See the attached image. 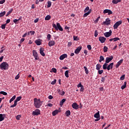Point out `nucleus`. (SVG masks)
<instances>
[{"mask_svg": "<svg viewBox=\"0 0 129 129\" xmlns=\"http://www.w3.org/2000/svg\"><path fill=\"white\" fill-rule=\"evenodd\" d=\"M39 114H41V111L39 109H36L32 112L33 115H39Z\"/></svg>", "mask_w": 129, "mask_h": 129, "instance_id": "obj_7", "label": "nucleus"}, {"mask_svg": "<svg viewBox=\"0 0 129 129\" xmlns=\"http://www.w3.org/2000/svg\"><path fill=\"white\" fill-rule=\"evenodd\" d=\"M22 99V96L17 97L16 98V99L14 101V104L13 105H12L10 107H15V106H17V104H18V101H20Z\"/></svg>", "mask_w": 129, "mask_h": 129, "instance_id": "obj_4", "label": "nucleus"}, {"mask_svg": "<svg viewBox=\"0 0 129 129\" xmlns=\"http://www.w3.org/2000/svg\"><path fill=\"white\" fill-rule=\"evenodd\" d=\"M1 70H8L9 69V63L7 62H3L0 64Z\"/></svg>", "mask_w": 129, "mask_h": 129, "instance_id": "obj_3", "label": "nucleus"}, {"mask_svg": "<svg viewBox=\"0 0 129 129\" xmlns=\"http://www.w3.org/2000/svg\"><path fill=\"white\" fill-rule=\"evenodd\" d=\"M102 25H106V26H109L110 25V20L109 18H107L105 21H104Z\"/></svg>", "mask_w": 129, "mask_h": 129, "instance_id": "obj_9", "label": "nucleus"}, {"mask_svg": "<svg viewBox=\"0 0 129 129\" xmlns=\"http://www.w3.org/2000/svg\"><path fill=\"white\" fill-rule=\"evenodd\" d=\"M24 41H25V38H21V39L20 40V43H23V42H24Z\"/></svg>", "mask_w": 129, "mask_h": 129, "instance_id": "obj_64", "label": "nucleus"}, {"mask_svg": "<svg viewBox=\"0 0 129 129\" xmlns=\"http://www.w3.org/2000/svg\"><path fill=\"white\" fill-rule=\"evenodd\" d=\"M104 57H103V56H102V55H101L100 56V59H99V62H102V61H104Z\"/></svg>", "mask_w": 129, "mask_h": 129, "instance_id": "obj_36", "label": "nucleus"}, {"mask_svg": "<svg viewBox=\"0 0 129 129\" xmlns=\"http://www.w3.org/2000/svg\"><path fill=\"white\" fill-rule=\"evenodd\" d=\"M58 92L59 94H60L62 96H63L65 95V92L64 91H62V93H60V92H61V91L60 90H58Z\"/></svg>", "mask_w": 129, "mask_h": 129, "instance_id": "obj_31", "label": "nucleus"}, {"mask_svg": "<svg viewBox=\"0 0 129 129\" xmlns=\"http://www.w3.org/2000/svg\"><path fill=\"white\" fill-rule=\"evenodd\" d=\"M51 6H52V3L51 2V1H48L47 2V8H50Z\"/></svg>", "mask_w": 129, "mask_h": 129, "instance_id": "obj_34", "label": "nucleus"}, {"mask_svg": "<svg viewBox=\"0 0 129 129\" xmlns=\"http://www.w3.org/2000/svg\"><path fill=\"white\" fill-rule=\"evenodd\" d=\"M13 11H14V9H11L10 10V11H9L7 13V14L6 15V17H8L9 16H10V15H11V13H13Z\"/></svg>", "mask_w": 129, "mask_h": 129, "instance_id": "obj_25", "label": "nucleus"}, {"mask_svg": "<svg viewBox=\"0 0 129 129\" xmlns=\"http://www.w3.org/2000/svg\"><path fill=\"white\" fill-rule=\"evenodd\" d=\"M56 82H57V80L54 79V80L51 83V84H52V85H54L56 84Z\"/></svg>", "mask_w": 129, "mask_h": 129, "instance_id": "obj_42", "label": "nucleus"}, {"mask_svg": "<svg viewBox=\"0 0 129 129\" xmlns=\"http://www.w3.org/2000/svg\"><path fill=\"white\" fill-rule=\"evenodd\" d=\"M6 26H7V24L2 25L1 26L2 29L3 30H5V29H6Z\"/></svg>", "mask_w": 129, "mask_h": 129, "instance_id": "obj_41", "label": "nucleus"}, {"mask_svg": "<svg viewBox=\"0 0 129 129\" xmlns=\"http://www.w3.org/2000/svg\"><path fill=\"white\" fill-rule=\"evenodd\" d=\"M59 112H60V111H59L58 110H55L54 111H53L52 112V115L53 116H55V115H56V114H57V113H59Z\"/></svg>", "mask_w": 129, "mask_h": 129, "instance_id": "obj_24", "label": "nucleus"}, {"mask_svg": "<svg viewBox=\"0 0 129 129\" xmlns=\"http://www.w3.org/2000/svg\"><path fill=\"white\" fill-rule=\"evenodd\" d=\"M72 106L73 108H74V109H78V108H79V105L77 104V103H73Z\"/></svg>", "mask_w": 129, "mask_h": 129, "instance_id": "obj_13", "label": "nucleus"}, {"mask_svg": "<svg viewBox=\"0 0 129 129\" xmlns=\"http://www.w3.org/2000/svg\"><path fill=\"white\" fill-rule=\"evenodd\" d=\"M53 28H54L56 31H58L59 30L60 32H63V28L60 25V23H57L56 25L54 23L52 24Z\"/></svg>", "mask_w": 129, "mask_h": 129, "instance_id": "obj_2", "label": "nucleus"}, {"mask_svg": "<svg viewBox=\"0 0 129 129\" xmlns=\"http://www.w3.org/2000/svg\"><path fill=\"white\" fill-rule=\"evenodd\" d=\"M0 94H3V95H8V93L5 91H1L0 92Z\"/></svg>", "mask_w": 129, "mask_h": 129, "instance_id": "obj_40", "label": "nucleus"}, {"mask_svg": "<svg viewBox=\"0 0 129 129\" xmlns=\"http://www.w3.org/2000/svg\"><path fill=\"white\" fill-rule=\"evenodd\" d=\"M5 117H6L5 114H0V122L5 120Z\"/></svg>", "mask_w": 129, "mask_h": 129, "instance_id": "obj_18", "label": "nucleus"}, {"mask_svg": "<svg viewBox=\"0 0 129 129\" xmlns=\"http://www.w3.org/2000/svg\"><path fill=\"white\" fill-rule=\"evenodd\" d=\"M34 104L36 108H40L43 104V101H41L40 99L34 98Z\"/></svg>", "mask_w": 129, "mask_h": 129, "instance_id": "obj_1", "label": "nucleus"}, {"mask_svg": "<svg viewBox=\"0 0 129 129\" xmlns=\"http://www.w3.org/2000/svg\"><path fill=\"white\" fill-rule=\"evenodd\" d=\"M69 71H66L64 73V75L66 77H67V78H68V77H69Z\"/></svg>", "mask_w": 129, "mask_h": 129, "instance_id": "obj_35", "label": "nucleus"}, {"mask_svg": "<svg viewBox=\"0 0 129 129\" xmlns=\"http://www.w3.org/2000/svg\"><path fill=\"white\" fill-rule=\"evenodd\" d=\"M103 69H104V70H107V63L106 62L103 65Z\"/></svg>", "mask_w": 129, "mask_h": 129, "instance_id": "obj_29", "label": "nucleus"}, {"mask_svg": "<svg viewBox=\"0 0 129 129\" xmlns=\"http://www.w3.org/2000/svg\"><path fill=\"white\" fill-rule=\"evenodd\" d=\"M66 116H70V114H71V112H70V110H67L66 112Z\"/></svg>", "mask_w": 129, "mask_h": 129, "instance_id": "obj_33", "label": "nucleus"}, {"mask_svg": "<svg viewBox=\"0 0 129 129\" xmlns=\"http://www.w3.org/2000/svg\"><path fill=\"white\" fill-rule=\"evenodd\" d=\"M65 101H66V99H63L60 103V105H61V106H62V105H63L64 102H65Z\"/></svg>", "mask_w": 129, "mask_h": 129, "instance_id": "obj_37", "label": "nucleus"}, {"mask_svg": "<svg viewBox=\"0 0 129 129\" xmlns=\"http://www.w3.org/2000/svg\"><path fill=\"white\" fill-rule=\"evenodd\" d=\"M111 35V30H110L109 32H107L104 33V36H105L106 38H108V37H110Z\"/></svg>", "mask_w": 129, "mask_h": 129, "instance_id": "obj_16", "label": "nucleus"}, {"mask_svg": "<svg viewBox=\"0 0 129 129\" xmlns=\"http://www.w3.org/2000/svg\"><path fill=\"white\" fill-rule=\"evenodd\" d=\"M122 62H123V59H120L116 64L115 67L116 68H118V67H119L120 65L121 64V63H122Z\"/></svg>", "mask_w": 129, "mask_h": 129, "instance_id": "obj_17", "label": "nucleus"}, {"mask_svg": "<svg viewBox=\"0 0 129 129\" xmlns=\"http://www.w3.org/2000/svg\"><path fill=\"white\" fill-rule=\"evenodd\" d=\"M113 62L111 63L110 64H109L107 67V70H108V71H109V70H112V69L113 68Z\"/></svg>", "mask_w": 129, "mask_h": 129, "instance_id": "obj_15", "label": "nucleus"}, {"mask_svg": "<svg viewBox=\"0 0 129 129\" xmlns=\"http://www.w3.org/2000/svg\"><path fill=\"white\" fill-rule=\"evenodd\" d=\"M89 7H87L84 10V13H87L88 11H89Z\"/></svg>", "mask_w": 129, "mask_h": 129, "instance_id": "obj_43", "label": "nucleus"}, {"mask_svg": "<svg viewBox=\"0 0 129 129\" xmlns=\"http://www.w3.org/2000/svg\"><path fill=\"white\" fill-rule=\"evenodd\" d=\"M20 78V75L18 74L15 78V80H18Z\"/></svg>", "mask_w": 129, "mask_h": 129, "instance_id": "obj_54", "label": "nucleus"}, {"mask_svg": "<svg viewBox=\"0 0 129 129\" xmlns=\"http://www.w3.org/2000/svg\"><path fill=\"white\" fill-rule=\"evenodd\" d=\"M98 74H99L100 75H101V74H102V73H103V70H98Z\"/></svg>", "mask_w": 129, "mask_h": 129, "instance_id": "obj_45", "label": "nucleus"}, {"mask_svg": "<svg viewBox=\"0 0 129 129\" xmlns=\"http://www.w3.org/2000/svg\"><path fill=\"white\" fill-rule=\"evenodd\" d=\"M72 45V42H68V47H70V46H71Z\"/></svg>", "mask_w": 129, "mask_h": 129, "instance_id": "obj_60", "label": "nucleus"}, {"mask_svg": "<svg viewBox=\"0 0 129 129\" xmlns=\"http://www.w3.org/2000/svg\"><path fill=\"white\" fill-rule=\"evenodd\" d=\"M50 19H51V16L50 15H47L45 18V21H49V20H50Z\"/></svg>", "mask_w": 129, "mask_h": 129, "instance_id": "obj_32", "label": "nucleus"}, {"mask_svg": "<svg viewBox=\"0 0 129 129\" xmlns=\"http://www.w3.org/2000/svg\"><path fill=\"white\" fill-rule=\"evenodd\" d=\"M125 87H126V82H124V85L121 86V89H122V90H123V89H124Z\"/></svg>", "mask_w": 129, "mask_h": 129, "instance_id": "obj_28", "label": "nucleus"}, {"mask_svg": "<svg viewBox=\"0 0 129 129\" xmlns=\"http://www.w3.org/2000/svg\"><path fill=\"white\" fill-rule=\"evenodd\" d=\"M119 40H120V39L118 37H115L113 38L114 42H116V41H119Z\"/></svg>", "mask_w": 129, "mask_h": 129, "instance_id": "obj_47", "label": "nucleus"}, {"mask_svg": "<svg viewBox=\"0 0 129 129\" xmlns=\"http://www.w3.org/2000/svg\"><path fill=\"white\" fill-rule=\"evenodd\" d=\"M73 38H74V41H78V37H77V36H74Z\"/></svg>", "mask_w": 129, "mask_h": 129, "instance_id": "obj_56", "label": "nucleus"}, {"mask_svg": "<svg viewBox=\"0 0 129 129\" xmlns=\"http://www.w3.org/2000/svg\"><path fill=\"white\" fill-rule=\"evenodd\" d=\"M81 49H82V46H80L78 47L75 51V54H78L80 51H81Z\"/></svg>", "mask_w": 129, "mask_h": 129, "instance_id": "obj_14", "label": "nucleus"}, {"mask_svg": "<svg viewBox=\"0 0 129 129\" xmlns=\"http://www.w3.org/2000/svg\"><path fill=\"white\" fill-rule=\"evenodd\" d=\"M48 99H53V97L52 95H49L48 96Z\"/></svg>", "mask_w": 129, "mask_h": 129, "instance_id": "obj_63", "label": "nucleus"}, {"mask_svg": "<svg viewBox=\"0 0 129 129\" xmlns=\"http://www.w3.org/2000/svg\"><path fill=\"white\" fill-rule=\"evenodd\" d=\"M51 70L54 73H57V69H56L55 68H53L51 69Z\"/></svg>", "mask_w": 129, "mask_h": 129, "instance_id": "obj_48", "label": "nucleus"}, {"mask_svg": "<svg viewBox=\"0 0 129 129\" xmlns=\"http://www.w3.org/2000/svg\"><path fill=\"white\" fill-rule=\"evenodd\" d=\"M94 36L96 37H97V36H98V32H97V30H96L95 31Z\"/></svg>", "mask_w": 129, "mask_h": 129, "instance_id": "obj_52", "label": "nucleus"}, {"mask_svg": "<svg viewBox=\"0 0 129 129\" xmlns=\"http://www.w3.org/2000/svg\"><path fill=\"white\" fill-rule=\"evenodd\" d=\"M35 43L37 46H40L42 44V42H41V40L40 39L36 40L35 41Z\"/></svg>", "mask_w": 129, "mask_h": 129, "instance_id": "obj_23", "label": "nucleus"}, {"mask_svg": "<svg viewBox=\"0 0 129 129\" xmlns=\"http://www.w3.org/2000/svg\"><path fill=\"white\" fill-rule=\"evenodd\" d=\"M100 68H101V65L99 63L97 64L96 68V70H100Z\"/></svg>", "mask_w": 129, "mask_h": 129, "instance_id": "obj_26", "label": "nucleus"}, {"mask_svg": "<svg viewBox=\"0 0 129 129\" xmlns=\"http://www.w3.org/2000/svg\"><path fill=\"white\" fill-rule=\"evenodd\" d=\"M16 99V95H14L12 98L10 100V103H11L12 101H14Z\"/></svg>", "mask_w": 129, "mask_h": 129, "instance_id": "obj_30", "label": "nucleus"}, {"mask_svg": "<svg viewBox=\"0 0 129 129\" xmlns=\"http://www.w3.org/2000/svg\"><path fill=\"white\" fill-rule=\"evenodd\" d=\"M87 47L89 51L92 49L91 45H88Z\"/></svg>", "mask_w": 129, "mask_h": 129, "instance_id": "obj_53", "label": "nucleus"}, {"mask_svg": "<svg viewBox=\"0 0 129 129\" xmlns=\"http://www.w3.org/2000/svg\"><path fill=\"white\" fill-rule=\"evenodd\" d=\"M40 53L41 56H43V57H45V52H44V48H40Z\"/></svg>", "mask_w": 129, "mask_h": 129, "instance_id": "obj_20", "label": "nucleus"}, {"mask_svg": "<svg viewBox=\"0 0 129 129\" xmlns=\"http://www.w3.org/2000/svg\"><path fill=\"white\" fill-rule=\"evenodd\" d=\"M55 45V41L54 40H50L48 42V46L49 47H52V46H54Z\"/></svg>", "mask_w": 129, "mask_h": 129, "instance_id": "obj_19", "label": "nucleus"}, {"mask_svg": "<svg viewBox=\"0 0 129 129\" xmlns=\"http://www.w3.org/2000/svg\"><path fill=\"white\" fill-rule=\"evenodd\" d=\"M51 37H52V36L50 34L47 35V40L48 41H50V40H51Z\"/></svg>", "mask_w": 129, "mask_h": 129, "instance_id": "obj_51", "label": "nucleus"}, {"mask_svg": "<svg viewBox=\"0 0 129 129\" xmlns=\"http://www.w3.org/2000/svg\"><path fill=\"white\" fill-rule=\"evenodd\" d=\"M113 59V56L112 55L110 56V57H107L106 58L105 63H109Z\"/></svg>", "mask_w": 129, "mask_h": 129, "instance_id": "obj_10", "label": "nucleus"}, {"mask_svg": "<svg viewBox=\"0 0 129 129\" xmlns=\"http://www.w3.org/2000/svg\"><path fill=\"white\" fill-rule=\"evenodd\" d=\"M103 50H104V52L105 53H106V52H107V51L108 50V48L106 46H104Z\"/></svg>", "mask_w": 129, "mask_h": 129, "instance_id": "obj_39", "label": "nucleus"}, {"mask_svg": "<svg viewBox=\"0 0 129 129\" xmlns=\"http://www.w3.org/2000/svg\"><path fill=\"white\" fill-rule=\"evenodd\" d=\"M47 106H49V107H52V106H53V104L51 103H48L47 104Z\"/></svg>", "mask_w": 129, "mask_h": 129, "instance_id": "obj_59", "label": "nucleus"}, {"mask_svg": "<svg viewBox=\"0 0 129 129\" xmlns=\"http://www.w3.org/2000/svg\"><path fill=\"white\" fill-rule=\"evenodd\" d=\"M124 77H125V75H122L121 77L120 78V79L121 80H124Z\"/></svg>", "mask_w": 129, "mask_h": 129, "instance_id": "obj_50", "label": "nucleus"}, {"mask_svg": "<svg viewBox=\"0 0 129 129\" xmlns=\"http://www.w3.org/2000/svg\"><path fill=\"white\" fill-rule=\"evenodd\" d=\"M77 87H78V88H79V87H81L80 91L81 92H83V91H84V86L82 85V84H81V82H80L79 83V84L77 85Z\"/></svg>", "mask_w": 129, "mask_h": 129, "instance_id": "obj_11", "label": "nucleus"}, {"mask_svg": "<svg viewBox=\"0 0 129 129\" xmlns=\"http://www.w3.org/2000/svg\"><path fill=\"white\" fill-rule=\"evenodd\" d=\"M11 22V19H8L7 21H6V25L7 24H9L10 22Z\"/></svg>", "mask_w": 129, "mask_h": 129, "instance_id": "obj_61", "label": "nucleus"}, {"mask_svg": "<svg viewBox=\"0 0 129 129\" xmlns=\"http://www.w3.org/2000/svg\"><path fill=\"white\" fill-rule=\"evenodd\" d=\"M84 69H85V72L86 74L88 75L89 73V71H88V69H87V67H84Z\"/></svg>", "mask_w": 129, "mask_h": 129, "instance_id": "obj_27", "label": "nucleus"}, {"mask_svg": "<svg viewBox=\"0 0 129 129\" xmlns=\"http://www.w3.org/2000/svg\"><path fill=\"white\" fill-rule=\"evenodd\" d=\"M106 77H107L106 76H105V77H102V78H101V81L102 82H104L105 81V78H106Z\"/></svg>", "mask_w": 129, "mask_h": 129, "instance_id": "obj_44", "label": "nucleus"}, {"mask_svg": "<svg viewBox=\"0 0 129 129\" xmlns=\"http://www.w3.org/2000/svg\"><path fill=\"white\" fill-rule=\"evenodd\" d=\"M121 24H122V21H119L116 22L115 24L113 25V28L114 29V30H116V29H117V28H118V27H119V26H120V25H121Z\"/></svg>", "mask_w": 129, "mask_h": 129, "instance_id": "obj_5", "label": "nucleus"}, {"mask_svg": "<svg viewBox=\"0 0 129 129\" xmlns=\"http://www.w3.org/2000/svg\"><path fill=\"white\" fill-rule=\"evenodd\" d=\"M99 41L103 44V43H104L106 41V38L103 36H101L99 37Z\"/></svg>", "mask_w": 129, "mask_h": 129, "instance_id": "obj_12", "label": "nucleus"}, {"mask_svg": "<svg viewBox=\"0 0 129 129\" xmlns=\"http://www.w3.org/2000/svg\"><path fill=\"white\" fill-rule=\"evenodd\" d=\"M94 117L95 118H100V114H99V111H98L97 113H96L94 115Z\"/></svg>", "mask_w": 129, "mask_h": 129, "instance_id": "obj_22", "label": "nucleus"}, {"mask_svg": "<svg viewBox=\"0 0 129 129\" xmlns=\"http://www.w3.org/2000/svg\"><path fill=\"white\" fill-rule=\"evenodd\" d=\"M6 15V11H4L3 12H2L0 13V18H2V17H4Z\"/></svg>", "mask_w": 129, "mask_h": 129, "instance_id": "obj_38", "label": "nucleus"}, {"mask_svg": "<svg viewBox=\"0 0 129 129\" xmlns=\"http://www.w3.org/2000/svg\"><path fill=\"white\" fill-rule=\"evenodd\" d=\"M103 13L104 14H108V16H110V15H112V11H111V10L109 9L104 10Z\"/></svg>", "mask_w": 129, "mask_h": 129, "instance_id": "obj_8", "label": "nucleus"}, {"mask_svg": "<svg viewBox=\"0 0 129 129\" xmlns=\"http://www.w3.org/2000/svg\"><path fill=\"white\" fill-rule=\"evenodd\" d=\"M6 3V0L0 1V5H3Z\"/></svg>", "mask_w": 129, "mask_h": 129, "instance_id": "obj_55", "label": "nucleus"}, {"mask_svg": "<svg viewBox=\"0 0 129 129\" xmlns=\"http://www.w3.org/2000/svg\"><path fill=\"white\" fill-rule=\"evenodd\" d=\"M30 33L31 35H35V31H30Z\"/></svg>", "mask_w": 129, "mask_h": 129, "instance_id": "obj_58", "label": "nucleus"}, {"mask_svg": "<svg viewBox=\"0 0 129 129\" xmlns=\"http://www.w3.org/2000/svg\"><path fill=\"white\" fill-rule=\"evenodd\" d=\"M22 117V116H21V115H18L16 116V119H17V120H20V119Z\"/></svg>", "mask_w": 129, "mask_h": 129, "instance_id": "obj_49", "label": "nucleus"}, {"mask_svg": "<svg viewBox=\"0 0 129 129\" xmlns=\"http://www.w3.org/2000/svg\"><path fill=\"white\" fill-rule=\"evenodd\" d=\"M32 53H33V56L35 58V60H39V57L38 55V52H37V51L33 50L32 51Z\"/></svg>", "mask_w": 129, "mask_h": 129, "instance_id": "obj_6", "label": "nucleus"}, {"mask_svg": "<svg viewBox=\"0 0 129 129\" xmlns=\"http://www.w3.org/2000/svg\"><path fill=\"white\" fill-rule=\"evenodd\" d=\"M99 19H100V16L98 17L96 20L95 21V23H97L98 22V21H99Z\"/></svg>", "mask_w": 129, "mask_h": 129, "instance_id": "obj_57", "label": "nucleus"}, {"mask_svg": "<svg viewBox=\"0 0 129 129\" xmlns=\"http://www.w3.org/2000/svg\"><path fill=\"white\" fill-rule=\"evenodd\" d=\"M112 3L114 5H116V4H118L117 0H112Z\"/></svg>", "mask_w": 129, "mask_h": 129, "instance_id": "obj_46", "label": "nucleus"}, {"mask_svg": "<svg viewBox=\"0 0 129 129\" xmlns=\"http://www.w3.org/2000/svg\"><path fill=\"white\" fill-rule=\"evenodd\" d=\"M67 54H63L60 56L59 59L60 60H64L65 58H67Z\"/></svg>", "mask_w": 129, "mask_h": 129, "instance_id": "obj_21", "label": "nucleus"}, {"mask_svg": "<svg viewBox=\"0 0 129 129\" xmlns=\"http://www.w3.org/2000/svg\"><path fill=\"white\" fill-rule=\"evenodd\" d=\"M3 59H4V56H2L0 57V62H2Z\"/></svg>", "mask_w": 129, "mask_h": 129, "instance_id": "obj_62", "label": "nucleus"}]
</instances>
